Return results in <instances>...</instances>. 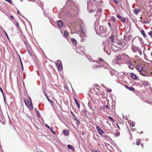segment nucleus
<instances>
[{
    "mask_svg": "<svg viewBox=\"0 0 152 152\" xmlns=\"http://www.w3.org/2000/svg\"><path fill=\"white\" fill-rule=\"evenodd\" d=\"M139 12V10L138 9H135L134 10V13L136 15L138 14Z\"/></svg>",
    "mask_w": 152,
    "mask_h": 152,
    "instance_id": "obj_20",
    "label": "nucleus"
},
{
    "mask_svg": "<svg viewBox=\"0 0 152 152\" xmlns=\"http://www.w3.org/2000/svg\"><path fill=\"white\" fill-rule=\"evenodd\" d=\"M74 2L71 0H68L66 2V6L67 7H69V9H75Z\"/></svg>",
    "mask_w": 152,
    "mask_h": 152,
    "instance_id": "obj_2",
    "label": "nucleus"
},
{
    "mask_svg": "<svg viewBox=\"0 0 152 152\" xmlns=\"http://www.w3.org/2000/svg\"><path fill=\"white\" fill-rule=\"evenodd\" d=\"M132 36L131 35H129L128 36V38L129 39H130L131 38H132Z\"/></svg>",
    "mask_w": 152,
    "mask_h": 152,
    "instance_id": "obj_56",
    "label": "nucleus"
},
{
    "mask_svg": "<svg viewBox=\"0 0 152 152\" xmlns=\"http://www.w3.org/2000/svg\"><path fill=\"white\" fill-rule=\"evenodd\" d=\"M113 1L117 4H119L120 2L118 0H113Z\"/></svg>",
    "mask_w": 152,
    "mask_h": 152,
    "instance_id": "obj_35",
    "label": "nucleus"
},
{
    "mask_svg": "<svg viewBox=\"0 0 152 152\" xmlns=\"http://www.w3.org/2000/svg\"><path fill=\"white\" fill-rule=\"evenodd\" d=\"M128 89L132 91H134L135 90L134 88L132 86L129 87H128Z\"/></svg>",
    "mask_w": 152,
    "mask_h": 152,
    "instance_id": "obj_26",
    "label": "nucleus"
},
{
    "mask_svg": "<svg viewBox=\"0 0 152 152\" xmlns=\"http://www.w3.org/2000/svg\"><path fill=\"white\" fill-rule=\"evenodd\" d=\"M139 140H140V139H139ZM140 140H139L138 141V142L137 143L136 145H139L140 144Z\"/></svg>",
    "mask_w": 152,
    "mask_h": 152,
    "instance_id": "obj_51",
    "label": "nucleus"
},
{
    "mask_svg": "<svg viewBox=\"0 0 152 152\" xmlns=\"http://www.w3.org/2000/svg\"><path fill=\"white\" fill-rule=\"evenodd\" d=\"M102 10L101 9H99L98 10L97 13L100 14L102 12Z\"/></svg>",
    "mask_w": 152,
    "mask_h": 152,
    "instance_id": "obj_38",
    "label": "nucleus"
},
{
    "mask_svg": "<svg viewBox=\"0 0 152 152\" xmlns=\"http://www.w3.org/2000/svg\"><path fill=\"white\" fill-rule=\"evenodd\" d=\"M57 23L59 27L60 28H62L64 26L63 22L60 20L57 21Z\"/></svg>",
    "mask_w": 152,
    "mask_h": 152,
    "instance_id": "obj_11",
    "label": "nucleus"
},
{
    "mask_svg": "<svg viewBox=\"0 0 152 152\" xmlns=\"http://www.w3.org/2000/svg\"><path fill=\"white\" fill-rule=\"evenodd\" d=\"M94 93L98 95L99 93V90L97 88H95L92 89Z\"/></svg>",
    "mask_w": 152,
    "mask_h": 152,
    "instance_id": "obj_12",
    "label": "nucleus"
},
{
    "mask_svg": "<svg viewBox=\"0 0 152 152\" xmlns=\"http://www.w3.org/2000/svg\"><path fill=\"white\" fill-rule=\"evenodd\" d=\"M99 61H104L103 60V59H102V58H99Z\"/></svg>",
    "mask_w": 152,
    "mask_h": 152,
    "instance_id": "obj_61",
    "label": "nucleus"
},
{
    "mask_svg": "<svg viewBox=\"0 0 152 152\" xmlns=\"http://www.w3.org/2000/svg\"><path fill=\"white\" fill-rule=\"evenodd\" d=\"M120 134L119 132H117L115 134V135L116 137L118 136Z\"/></svg>",
    "mask_w": 152,
    "mask_h": 152,
    "instance_id": "obj_33",
    "label": "nucleus"
},
{
    "mask_svg": "<svg viewBox=\"0 0 152 152\" xmlns=\"http://www.w3.org/2000/svg\"><path fill=\"white\" fill-rule=\"evenodd\" d=\"M4 33L6 35V37L8 38H9V37H8V35L7 34V33L6 32V31H4Z\"/></svg>",
    "mask_w": 152,
    "mask_h": 152,
    "instance_id": "obj_54",
    "label": "nucleus"
},
{
    "mask_svg": "<svg viewBox=\"0 0 152 152\" xmlns=\"http://www.w3.org/2000/svg\"><path fill=\"white\" fill-rule=\"evenodd\" d=\"M26 20L29 23V25L30 26V27H31V28H32V27H31V23L30 22L28 21L27 19H26L25 18Z\"/></svg>",
    "mask_w": 152,
    "mask_h": 152,
    "instance_id": "obj_53",
    "label": "nucleus"
},
{
    "mask_svg": "<svg viewBox=\"0 0 152 152\" xmlns=\"http://www.w3.org/2000/svg\"><path fill=\"white\" fill-rule=\"evenodd\" d=\"M27 51H28L29 54L31 56H32V54H31V52L28 49H27Z\"/></svg>",
    "mask_w": 152,
    "mask_h": 152,
    "instance_id": "obj_50",
    "label": "nucleus"
},
{
    "mask_svg": "<svg viewBox=\"0 0 152 152\" xmlns=\"http://www.w3.org/2000/svg\"><path fill=\"white\" fill-rule=\"evenodd\" d=\"M67 147L69 149H70L72 151H73L75 149V148L74 147L70 145H67Z\"/></svg>",
    "mask_w": 152,
    "mask_h": 152,
    "instance_id": "obj_19",
    "label": "nucleus"
},
{
    "mask_svg": "<svg viewBox=\"0 0 152 152\" xmlns=\"http://www.w3.org/2000/svg\"><path fill=\"white\" fill-rule=\"evenodd\" d=\"M5 1L10 3V4H12V1L11 0H5Z\"/></svg>",
    "mask_w": 152,
    "mask_h": 152,
    "instance_id": "obj_42",
    "label": "nucleus"
},
{
    "mask_svg": "<svg viewBox=\"0 0 152 152\" xmlns=\"http://www.w3.org/2000/svg\"><path fill=\"white\" fill-rule=\"evenodd\" d=\"M125 20H126V19H125V18H123L122 19H121V22H124L125 21Z\"/></svg>",
    "mask_w": 152,
    "mask_h": 152,
    "instance_id": "obj_46",
    "label": "nucleus"
},
{
    "mask_svg": "<svg viewBox=\"0 0 152 152\" xmlns=\"http://www.w3.org/2000/svg\"><path fill=\"white\" fill-rule=\"evenodd\" d=\"M75 9H69V11H68L67 12H66L65 13L64 15H67L69 17H70L71 16V13H72V15H73L74 14H75Z\"/></svg>",
    "mask_w": 152,
    "mask_h": 152,
    "instance_id": "obj_4",
    "label": "nucleus"
},
{
    "mask_svg": "<svg viewBox=\"0 0 152 152\" xmlns=\"http://www.w3.org/2000/svg\"><path fill=\"white\" fill-rule=\"evenodd\" d=\"M72 42L73 45H76L77 44V42L76 39H75L74 38H71Z\"/></svg>",
    "mask_w": 152,
    "mask_h": 152,
    "instance_id": "obj_18",
    "label": "nucleus"
},
{
    "mask_svg": "<svg viewBox=\"0 0 152 152\" xmlns=\"http://www.w3.org/2000/svg\"><path fill=\"white\" fill-rule=\"evenodd\" d=\"M56 65L57 67L58 70L59 71H61L63 70L62 66V64L57 63L56 64Z\"/></svg>",
    "mask_w": 152,
    "mask_h": 152,
    "instance_id": "obj_7",
    "label": "nucleus"
},
{
    "mask_svg": "<svg viewBox=\"0 0 152 152\" xmlns=\"http://www.w3.org/2000/svg\"><path fill=\"white\" fill-rule=\"evenodd\" d=\"M130 76L134 80H136L137 79V77L136 75L135 74L133 73H131L130 74Z\"/></svg>",
    "mask_w": 152,
    "mask_h": 152,
    "instance_id": "obj_15",
    "label": "nucleus"
},
{
    "mask_svg": "<svg viewBox=\"0 0 152 152\" xmlns=\"http://www.w3.org/2000/svg\"><path fill=\"white\" fill-rule=\"evenodd\" d=\"M18 56H19V59H20V64H21V65H22V64H22V60H21V59L20 58V57L19 56V55L18 54Z\"/></svg>",
    "mask_w": 152,
    "mask_h": 152,
    "instance_id": "obj_47",
    "label": "nucleus"
},
{
    "mask_svg": "<svg viewBox=\"0 0 152 152\" xmlns=\"http://www.w3.org/2000/svg\"><path fill=\"white\" fill-rule=\"evenodd\" d=\"M96 129L97 132L100 135H102L103 134V131L99 127L96 126Z\"/></svg>",
    "mask_w": 152,
    "mask_h": 152,
    "instance_id": "obj_9",
    "label": "nucleus"
},
{
    "mask_svg": "<svg viewBox=\"0 0 152 152\" xmlns=\"http://www.w3.org/2000/svg\"><path fill=\"white\" fill-rule=\"evenodd\" d=\"M111 20H112L113 22H114L115 23L116 22V18L115 17H112L111 18Z\"/></svg>",
    "mask_w": 152,
    "mask_h": 152,
    "instance_id": "obj_30",
    "label": "nucleus"
},
{
    "mask_svg": "<svg viewBox=\"0 0 152 152\" xmlns=\"http://www.w3.org/2000/svg\"><path fill=\"white\" fill-rule=\"evenodd\" d=\"M138 50V52H139V53L141 55L142 54V52H141V50H140V48H139V50Z\"/></svg>",
    "mask_w": 152,
    "mask_h": 152,
    "instance_id": "obj_45",
    "label": "nucleus"
},
{
    "mask_svg": "<svg viewBox=\"0 0 152 152\" xmlns=\"http://www.w3.org/2000/svg\"><path fill=\"white\" fill-rule=\"evenodd\" d=\"M108 118L109 119L113 121V122L114 121V120L111 116H109L108 117Z\"/></svg>",
    "mask_w": 152,
    "mask_h": 152,
    "instance_id": "obj_36",
    "label": "nucleus"
},
{
    "mask_svg": "<svg viewBox=\"0 0 152 152\" xmlns=\"http://www.w3.org/2000/svg\"><path fill=\"white\" fill-rule=\"evenodd\" d=\"M96 33L97 35L102 37H105L106 35V29L102 26H100L97 31L96 30L95 27L94 28Z\"/></svg>",
    "mask_w": 152,
    "mask_h": 152,
    "instance_id": "obj_1",
    "label": "nucleus"
},
{
    "mask_svg": "<svg viewBox=\"0 0 152 152\" xmlns=\"http://www.w3.org/2000/svg\"><path fill=\"white\" fill-rule=\"evenodd\" d=\"M105 107H106L108 109H109V107H108V106L107 105H106L105 106H104V107H102V109H105Z\"/></svg>",
    "mask_w": 152,
    "mask_h": 152,
    "instance_id": "obj_43",
    "label": "nucleus"
},
{
    "mask_svg": "<svg viewBox=\"0 0 152 152\" xmlns=\"http://www.w3.org/2000/svg\"><path fill=\"white\" fill-rule=\"evenodd\" d=\"M141 34L144 37L145 39H147V37L145 33V31L144 30H142L140 31Z\"/></svg>",
    "mask_w": 152,
    "mask_h": 152,
    "instance_id": "obj_16",
    "label": "nucleus"
},
{
    "mask_svg": "<svg viewBox=\"0 0 152 152\" xmlns=\"http://www.w3.org/2000/svg\"><path fill=\"white\" fill-rule=\"evenodd\" d=\"M114 37V34H112L110 37V39L111 40V42H113Z\"/></svg>",
    "mask_w": 152,
    "mask_h": 152,
    "instance_id": "obj_22",
    "label": "nucleus"
},
{
    "mask_svg": "<svg viewBox=\"0 0 152 152\" xmlns=\"http://www.w3.org/2000/svg\"><path fill=\"white\" fill-rule=\"evenodd\" d=\"M88 106L91 109V110H92V109H93V107H92V105H91V103L89 102L88 103Z\"/></svg>",
    "mask_w": 152,
    "mask_h": 152,
    "instance_id": "obj_24",
    "label": "nucleus"
},
{
    "mask_svg": "<svg viewBox=\"0 0 152 152\" xmlns=\"http://www.w3.org/2000/svg\"><path fill=\"white\" fill-rule=\"evenodd\" d=\"M30 103H31V105H29V107H30V109H31V108H33V105L32 104V103L31 102V101H30Z\"/></svg>",
    "mask_w": 152,
    "mask_h": 152,
    "instance_id": "obj_37",
    "label": "nucleus"
},
{
    "mask_svg": "<svg viewBox=\"0 0 152 152\" xmlns=\"http://www.w3.org/2000/svg\"><path fill=\"white\" fill-rule=\"evenodd\" d=\"M139 48L138 47L135 46L134 45H132L131 47V49L132 51L134 53H136L139 50Z\"/></svg>",
    "mask_w": 152,
    "mask_h": 152,
    "instance_id": "obj_8",
    "label": "nucleus"
},
{
    "mask_svg": "<svg viewBox=\"0 0 152 152\" xmlns=\"http://www.w3.org/2000/svg\"><path fill=\"white\" fill-rule=\"evenodd\" d=\"M148 34L152 38V31H151L148 33Z\"/></svg>",
    "mask_w": 152,
    "mask_h": 152,
    "instance_id": "obj_32",
    "label": "nucleus"
},
{
    "mask_svg": "<svg viewBox=\"0 0 152 152\" xmlns=\"http://www.w3.org/2000/svg\"><path fill=\"white\" fill-rule=\"evenodd\" d=\"M83 111H84V113H85L84 114L86 115V113L87 112L86 110V109H84L83 110Z\"/></svg>",
    "mask_w": 152,
    "mask_h": 152,
    "instance_id": "obj_59",
    "label": "nucleus"
},
{
    "mask_svg": "<svg viewBox=\"0 0 152 152\" xmlns=\"http://www.w3.org/2000/svg\"><path fill=\"white\" fill-rule=\"evenodd\" d=\"M47 99L48 101L51 104L53 105V101L51 99H49L48 97H47Z\"/></svg>",
    "mask_w": 152,
    "mask_h": 152,
    "instance_id": "obj_29",
    "label": "nucleus"
},
{
    "mask_svg": "<svg viewBox=\"0 0 152 152\" xmlns=\"http://www.w3.org/2000/svg\"><path fill=\"white\" fill-rule=\"evenodd\" d=\"M81 32L83 34H84L85 31L83 28H81Z\"/></svg>",
    "mask_w": 152,
    "mask_h": 152,
    "instance_id": "obj_39",
    "label": "nucleus"
},
{
    "mask_svg": "<svg viewBox=\"0 0 152 152\" xmlns=\"http://www.w3.org/2000/svg\"><path fill=\"white\" fill-rule=\"evenodd\" d=\"M62 133L65 136H68L69 134V131L68 130H64L62 131Z\"/></svg>",
    "mask_w": 152,
    "mask_h": 152,
    "instance_id": "obj_13",
    "label": "nucleus"
},
{
    "mask_svg": "<svg viewBox=\"0 0 152 152\" xmlns=\"http://www.w3.org/2000/svg\"><path fill=\"white\" fill-rule=\"evenodd\" d=\"M26 20L29 23V25L30 26V27H31V28H32V27H31V23L30 22L28 21L27 19H26L25 18Z\"/></svg>",
    "mask_w": 152,
    "mask_h": 152,
    "instance_id": "obj_52",
    "label": "nucleus"
},
{
    "mask_svg": "<svg viewBox=\"0 0 152 152\" xmlns=\"http://www.w3.org/2000/svg\"><path fill=\"white\" fill-rule=\"evenodd\" d=\"M142 83L144 86H148L149 85V83L148 82L146 81H143Z\"/></svg>",
    "mask_w": 152,
    "mask_h": 152,
    "instance_id": "obj_21",
    "label": "nucleus"
},
{
    "mask_svg": "<svg viewBox=\"0 0 152 152\" xmlns=\"http://www.w3.org/2000/svg\"><path fill=\"white\" fill-rule=\"evenodd\" d=\"M37 115L38 117H39L40 116V113L38 110L37 111Z\"/></svg>",
    "mask_w": 152,
    "mask_h": 152,
    "instance_id": "obj_34",
    "label": "nucleus"
},
{
    "mask_svg": "<svg viewBox=\"0 0 152 152\" xmlns=\"http://www.w3.org/2000/svg\"><path fill=\"white\" fill-rule=\"evenodd\" d=\"M74 101L77 108H80V105L78 102L77 99L76 98H74Z\"/></svg>",
    "mask_w": 152,
    "mask_h": 152,
    "instance_id": "obj_17",
    "label": "nucleus"
},
{
    "mask_svg": "<svg viewBox=\"0 0 152 152\" xmlns=\"http://www.w3.org/2000/svg\"><path fill=\"white\" fill-rule=\"evenodd\" d=\"M90 150H91V151L92 152H96V151L94 149H91Z\"/></svg>",
    "mask_w": 152,
    "mask_h": 152,
    "instance_id": "obj_49",
    "label": "nucleus"
},
{
    "mask_svg": "<svg viewBox=\"0 0 152 152\" xmlns=\"http://www.w3.org/2000/svg\"><path fill=\"white\" fill-rule=\"evenodd\" d=\"M74 119L75 121L77 122V126H78L80 124V122L76 118H75Z\"/></svg>",
    "mask_w": 152,
    "mask_h": 152,
    "instance_id": "obj_28",
    "label": "nucleus"
},
{
    "mask_svg": "<svg viewBox=\"0 0 152 152\" xmlns=\"http://www.w3.org/2000/svg\"><path fill=\"white\" fill-rule=\"evenodd\" d=\"M89 61H92L93 62H96L98 64L100 63V62L98 60H94L92 59H89Z\"/></svg>",
    "mask_w": 152,
    "mask_h": 152,
    "instance_id": "obj_23",
    "label": "nucleus"
},
{
    "mask_svg": "<svg viewBox=\"0 0 152 152\" xmlns=\"http://www.w3.org/2000/svg\"><path fill=\"white\" fill-rule=\"evenodd\" d=\"M104 51L108 55H110V53H108L107 51V50H106L105 49V48L104 47Z\"/></svg>",
    "mask_w": 152,
    "mask_h": 152,
    "instance_id": "obj_48",
    "label": "nucleus"
},
{
    "mask_svg": "<svg viewBox=\"0 0 152 152\" xmlns=\"http://www.w3.org/2000/svg\"><path fill=\"white\" fill-rule=\"evenodd\" d=\"M129 67L130 69H133L134 68V66L131 63H130L129 65Z\"/></svg>",
    "mask_w": 152,
    "mask_h": 152,
    "instance_id": "obj_25",
    "label": "nucleus"
},
{
    "mask_svg": "<svg viewBox=\"0 0 152 152\" xmlns=\"http://www.w3.org/2000/svg\"><path fill=\"white\" fill-rule=\"evenodd\" d=\"M53 128H52L51 129H50V130L51 131V132L54 134H55L56 132L55 131H53Z\"/></svg>",
    "mask_w": 152,
    "mask_h": 152,
    "instance_id": "obj_41",
    "label": "nucleus"
},
{
    "mask_svg": "<svg viewBox=\"0 0 152 152\" xmlns=\"http://www.w3.org/2000/svg\"><path fill=\"white\" fill-rule=\"evenodd\" d=\"M103 66L102 65L94 64L92 66L93 69H98L102 67Z\"/></svg>",
    "mask_w": 152,
    "mask_h": 152,
    "instance_id": "obj_10",
    "label": "nucleus"
},
{
    "mask_svg": "<svg viewBox=\"0 0 152 152\" xmlns=\"http://www.w3.org/2000/svg\"><path fill=\"white\" fill-rule=\"evenodd\" d=\"M147 1L149 3H151L152 2V0H147Z\"/></svg>",
    "mask_w": 152,
    "mask_h": 152,
    "instance_id": "obj_58",
    "label": "nucleus"
},
{
    "mask_svg": "<svg viewBox=\"0 0 152 152\" xmlns=\"http://www.w3.org/2000/svg\"><path fill=\"white\" fill-rule=\"evenodd\" d=\"M117 17L119 19H122L121 16L119 15H117Z\"/></svg>",
    "mask_w": 152,
    "mask_h": 152,
    "instance_id": "obj_40",
    "label": "nucleus"
},
{
    "mask_svg": "<svg viewBox=\"0 0 152 152\" xmlns=\"http://www.w3.org/2000/svg\"><path fill=\"white\" fill-rule=\"evenodd\" d=\"M93 12V10H89L88 11L90 13H91L92 12Z\"/></svg>",
    "mask_w": 152,
    "mask_h": 152,
    "instance_id": "obj_57",
    "label": "nucleus"
},
{
    "mask_svg": "<svg viewBox=\"0 0 152 152\" xmlns=\"http://www.w3.org/2000/svg\"><path fill=\"white\" fill-rule=\"evenodd\" d=\"M57 63H58V62H59V63H60V64H62V62H61V60H58L57 61Z\"/></svg>",
    "mask_w": 152,
    "mask_h": 152,
    "instance_id": "obj_60",
    "label": "nucleus"
},
{
    "mask_svg": "<svg viewBox=\"0 0 152 152\" xmlns=\"http://www.w3.org/2000/svg\"><path fill=\"white\" fill-rule=\"evenodd\" d=\"M86 36H84L81 39V42H83L84 41V40L85 39Z\"/></svg>",
    "mask_w": 152,
    "mask_h": 152,
    "instance_id": "obj_44",
    "label": "nucleus"
},
{
    "mask_svg": "<svg viewBox=\"0 0 152 152\" xmlns=\"http://www.w3.org/2000/svg\"><path fill=\"white\" fill-rule=\"evenodd\" d=\"M3 96L4 97V101L5 102V96H4V93H3Z\"/></svg>",
    "mask_w": 152,
    "mask_h": 152,
    "instance_id": "obj_62",
    "label": "nucleus"
},
{
    "mask_svg": "<svg viewBox=\"0 0 152 152\" xmlns=\"http://www.w3.org/2000/svg\"><path fill=\"white\" fill-rule=\"evenodd\" d=\"M45 126L47 127H48L49 129H50V126L47 124H45Z\"/></svg>",
    "mask_w": 152,
    "mask_h": 152,
    "instance_id": "obj_55",
    "label": "nucleus"
},
{
    "mask_svg": "<svg viewBox=\"0 0 152 152\" xmlns=\"http://www.w3.org/2000/svg\"><path fill=\"white\" fill-rule=\"evenodd\" d=\"M102 136L105 140H111V137L109 136H108L105 133H104L102 135Z\"/></svg>",
    "mask_w": 152,
    "mask_h": 152,
    "instance_id": "obj_5",
    "label": "nucleus"
},
{
    "mask_svg": "<svg viewBox=\"0 0 152 152\" xmlns=\"http://www.w3.org/2000/svg\"><path fill=\"white\" fill-rule=\"evenodd\" d=\"M134 39H136L137 40H139L141 42H142V38L140 37L139 36H137L135 37L133 39V40L132 41V42H133L134 40Z\"/></svg>",
    "mask_w": 152,
    "mask_h": 152,
    "instance_id": "obj_14",
    "label": "nucleus"
},
{
    "mask_svg": "<svg viewBox=\"0 0 152 152\" xmlns=\"http://www.w3.org/2000/svg\"><path fill=\"white\" fill-rule=\"evenodd\" d=\"M130 126H132L134 127L135 126V125L134 124H132V123L130 124Z\"/></svg>",
    "mask_w": 152,
    "mask_h": 152,
    "instance_id": "obj_63",
    "label": "nucleus"
},
{
    "mask_svg": "<svg viewBox=\"0 0 152 152\" xmlns=\"http://www.w3.org/2000/svg\"><path fill=\"white\" fill-rule=\"evenodd\" d=\"M118 44L119 45H121L122 44V42L121 41H120L118 43Z\"/></svg>",
    "mask_w": 152,
    "mask_h": 152,
    "instance_id": "obj_64",
    "label": "nucleus"
},
{
    "mask_svg": "<svg viewBox=\"0 0 152 152\" xmlns=\"http://www.w3.org/2000/svg\"><path fill=\"white\" fill-rule=\"evenodd\" d=\"M121 59V57L120 56H118L116 57L115 58L113 61V63L115 64H118L119 63V61Z\"/></svg>",
    "mask_w": 152,
    "mask_h": 152,
    "instance_id": "obj_6",
    "label": "nucleus"
},
{
    "mask_svg": "<svg viewBox=\"0 0 152 152\" xmlns=\"http://www.w3.org/2000/svg\"><path fill=\"white\" fill-rule=\"evenodd\" d=\"M136 69L139 72L140 74L144 75L145 72L143 70V69L141 65H137V66Z\"/></svg>",
    "mask_w": 152,
    "mask_h": 152,
    "instance_id": "obj_3",
    "label": "nucleus"
},
{
    "mask_svg": "<svg viewBox=\"0 0 152 152\" xmlns=\"http://www.w3.org/2000/svg\"><path fill=\"white\" fill-rule=\"evenodd\" d=\"M108 47H109V49H111L112 47V44L111 43H109L108 44Z\"/></svg>",
    "mask_w": 152,
    "mask_h": 152,
    "instance_id": "obj_31",
    "label": "nucleus"
},
{
    "mask_svg": "<svg viewBox=\"0 0 152 152\" xmlns=\"http://www.w3.org/2000/svg\"><path fill=\"white\" fill-rule=\"evenodd\" d=\"M64 36L66 37H68V33L66 31H65L64 33Z\"/></svg>",
    "mask_w": 152,
    "mask_h": 152,
    "instance_id": "obj_27",
    "label": "nucleus"
}]
</instances>
